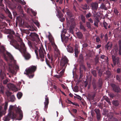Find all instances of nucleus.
<instances>
[{"instance_id": "nucleus-37", "label": "nucleus", "mask_w": 121, "mask_h": 121, "mask_svg": "<svg viewBox=\"0 0 121 121\" xmlns=\"http://www.w3.org/2000/svg\"><path fill=\"white\" fill-rule=\"evenodd\" d=\"M92 14L90 12L88 14L86 15V18L88 19L92 16Z\"/></svg>"}, {"instance_id": "nucleus-45", "label": "nucleus", "mask_w": 121, "mask_h": 121, "mask_svg": "<svg viewBox=\"0 0 121 121\" xmlns=\"http://www.w3.org/2000/svg\"><path fill=\"white\" fill-rule=\"evenodd\" d=\"M103 25L104 26L106 29H107V26H108V24L105 22H104L103 23Z\"/></svg>"}, {"instance_id": "nucleus-11", "label": "nucleus", "mask_w": 121, "mask_h": 121, "mask_svg": "<svg viewBox=\"0 0 121 121\" xmlns=\"http://www.w3.org/2000/svg\"><path fill=\"white\" fill-rule=\"evenodd\" d=\"M112 57L114 65H115L116 64H118L120 61L119 58L118 57H116L114 55H112Z\"/></svg>"}, {"instance_id": "nucleus-35", "label": "nucleus", "mask_w": 121, "mask_h": 121, "mask_svg": "<svg viewBox=\"0 0 121 121\" xmlns=\"http://www.w3.org/2000/svg\"><path fill=\"white\" fill-rule=\"evenodd\" d=\"M4 87L0 83V90L2 93H3Z\"/></svg>"}, {"instance_id": "nucleus-26", "label": "nucleus", "mask_w": 121, "mask_h": 121, "mask_svg": "<svg viewBox=\"0 0 121 121\" xmlns=\"http://www.w3.org/2000/svg\"><path fill=\"white\" fill-rule=\"evenodd\" d=\"M100 8L102 9H104L105 10H107L108 8L106 7L105 4H102L100 6Z\"/></svg>"}, {"instance_id": "nucleus-61", "label": "nucleus", "mask_w": 121, "mask_h": 121, "mask_svg": "<svg viewBox=\"0 0 121 121\" xmlns=\"http://www.w3.org/2000/svg\"><path fill=\"white\" fill-rule=\"evenodd\" d=\"M6 95H7L8 97H9V96H10V95H11V93L9 91H8L6 93Z\"/></svg>"}, {"instance_id": "nucleus-40", "label": "nucleus", "mask_w": 121, "mask_h": 121, "mask_svg": "<svg viewBox=\"0 0 121 121\" xmlns=\"http://www.w3.org/2000/svg\"><path fill=\"white\" fill-rule=\"evenodd\" d=\"M105 100L108 103V104L110 105H111V103L108 97L105 98Z\"/></svg>"}, {"instance_id": "nucleus-10", "label": "nucleus", "mask_w": 121, "mask_h": 121, "mask_svg": "<svg viewBox=\"0 0 121 121\" xmlns=\"http://www.w3.org/2000/svg\"><path fill=\"white\" fill-rule=\"evenodd\" d=\"M92 85L93 86V89L94 90V92L95 93H96L97 89V84L96 80L95 79H93L92 82Z\"/></svg>"}, {"instance_id": "nucleus-6", "label": "nucleus", "mask_w": 121, "mask_h": 121, "mask_svg": "<svg viewBox=\"0 0 121 121\" xmlns=\"http://www.w3.org/2000/svg\"><path fill=\"white\" fill-rule=\"evenodd\" d=\"M26 47L20 49L19 51L23 54L25 59L27 60H29L30 58V55L26 52Z\"/></svg>"}, {"instance_id": "nucleus-51", "label": "nucleus", "mask_w": 121, "mask_h": 121, "mask_svg": "<svg viewBox=\"0 0 121 121\" xmlns=\"http://www.w3.org/2000/svg\"><path fill=\"white\" fill-rule=\"evenodd\" d=\"M80 68L84 70H86V68L85 66L82 64L80 65Z\"/></svg>"}, {"instance_id": "nucleus-24", "label": "nucleus", "mask_w": 121, "mask_h": 121, "mask_svg": "<svg viewBox=\"0 0 121 121\" xmlns=\"http://www.w3.org/2000/svg\"><path fill=\"white\" fill-rule=\"evenodd\" d=\"M6 54L9 57L10 59L11 60H13L14 59V58L12 56L11 54L9 52L7 51L6 52Z\"/></svg>"}, {"instance_id": "nucleus-49", "label": "nucleus", "mask_w": 121, "mask_h": 121, "mask_svg": "<svg viewBox=\"0 0 121 121\" xmlns=\"http://www.w3.org/2000/svg\"><path fill=\"white\" fill-rule=\"evenodd\" d=\"M102 84L100 82H98V89H100L102 88Z\"/></svg>"}, {"instance_id": "nucleus-54", "label": "nucleus", "mask_w": 121, "mask_h": 121, "mask_svg": "<svg viewBox=\"0 0 121 121\" xmlns=\"http://www.w3.org/2000/svg\"><path fill=\"white\" fill-rule=\"evenodd\" d=\"M116 78L117 80L119 81L120 82L121 81V79L120 78V77L119 75H117L116 77Z\"/></svg>"}, {"instance_id": "nucleus-34", "label": "nucleus", "mask_w": 121, "mask_h": 121, "mask_svg": "<svg viewBox=\"0 0 121 121\" xmlns=\"http://www.w3.org/2000/svg\"><path fill=\"white\" fill-rule=\"evenodd\" d=\"M47 56L48 58L49 59H51V63L52 64V65H53V63L52 62V61L53 60V58H52V57L51 58V57L50 56V55L49 54V53L48 54H47Z\"/></svg>"}, {"instance_id": "nucleus-9", "label": "nucleus", "mask_w": 121, "mask_h": 121, "mask_svg": "<svg viewBox=\"0 0 121 121\" xmlns=\"http://www.w3.org/2000/svg\"><path fill=\"white\" fill-rule=\"evenodd\" d=\"M91 5L92 10L95 12H96L98 8V3L96 2H92L91 4Z\"/></svg>"}, {"instance_id": "nucleus-57", "label": "nucleus", "mask_w": 121, "mask_h": 121, "mask_svg": "<svg viewBox=\"0 0 121 121\" xmlns=\"http://www.w3.org/2000/svg\"><path fill=\"white\" fill-rule=\"evenodd\" d=\"M50 42L52 44V45H54L55 46V48L56 49L57 48V46L55 44L54 42V40L52 41H51Z\"/></svg>"}, {"instance_id": "nucleus-59", "label": "nucleus", "mask_w": 121, "mask_h": 121, "mask_svg": "<svg viewBox=\"0 0 121 121\" xmlns=\"http://www.w3.org/2000/svg\"><path fill=\"white\" fill-rule=\"evenodd\" d=\"M34 23H35V24L37 26L39 27V26H40V24L37 21L36 22H34Z\"/></svg>"}, {"instance_id": "nucleus-32", "label": "nucleus", "mask_w": 121, "mask_h": 121, "mask_svg": "<svg viewBox=\"0 0 121 121\" xmlns=\"http://www.w3.org/2000/svg\"><path fill=\"white\" fill-rule=\"evenodd\" d=\"M80 29L81 30H82L84 32H85L86 31V30L84 26L82 24H81L80 25Z\"/></svg>"}, {"instance_id": "nucleus-19", "label": "nucleus", "mask_w": 121, "mask_h": 121, "mask_svg": "<svg viewBox=\"0 0 121 121\" xmlns=\"http://www.w3.org/2000/svg\"><path fill=\"white\" fill-rule=\"evenodd\" d=\"M79 61L82 64L83 62V55L82 54H81L79 56L78 59Z\"/></svg>"}, {"instance_id": "nucleus-13", "label": "nucleus", "mask_w": 121, "mask_h": 121, "mask_svg": "<svg viewBox=\"0 0 121 121\" xmlns=\"http://www.w3.org/2000/svg\"><path fill=\"white\" fill-rule=\"evenodd\" d=\"M45 100L44 103L45 104L44 110L46 111L48 108V105L49 103V99L48 97H47V95L45 96Z\"/></svg>"}, {"instance_id": "nucleus-38", "label": "nucleus", "mask_w": 121, "mask_h": 121, "mask_svg": "<svg viewBox=\"0 0 121 121\" xmlns=\"http://www.w3.org/2000/svg\"><path fill=\"white\" fill-rule=\"evenodd\" d=\"M70 36V35L69 34L67 36H65V37L64 39V41L65 43H67L68 40V37Z\"/></svg>"}, {"instance_id": "nucleus-30", "label": "nucleus", "mask_w": 121, "mask_h": 121, "mask_svg": "<svg viewBox=\"0 0 121 121\" xmlns=\"http://www.w3.org/2000/svg\"><path fill=\"white\" fill-rule=\"evenodd\" d=\"M119 55H121V40L119 41Z\"/></svg>"}, {"instance_id": "nucleus-28", "label": "nucleus", "mask_w": 121, "mask_h": 121, "mask_svg": "<svg viewBox=\"0 0 121 121\" xmlns=\"http://www.w3.org/2000/svg\"><path fill=\"white\" fill-rule=\"evenodd\" d=\"M17 9L19 12H20L22 13H23V10L21 5H18L17 7Z\"/></svg>"}, {"instance_id": "nucleus-33", "label": "nucleus", "mask_w": 121, "mask_h": 121, "mask_svg": "<svg viewBox=\"0 0 121 121\" xmlns=\"http://www.w3.org/2000/svg\"><path fill=\"white\" fill-rule=\"evenodd\" d=\"M22 95V93L20 92H19L17 94V96L18 98L19 99H20Z\"/></svg>"}, {"instance_id": "nucleus-39", "label": "nucleus", "mask_w": 121, "mask_h": 121, "mask_svg": "<svg viewBox=\"0 0 121 121\" xmlns=\"http://www.w3.org/2000/svg\"><path fill=\"white\" fill-rule=\"evenodd\" d=\"M99 22V20H97V21H95L94 23V26L97 27H98V23Z\"/></svg>"}, {"instance_id": "nucleus-55", "label": "nucleus", "mask_w": 121, "mask_h": 121, "mask_svg": "<svg viewBox=\"0 0 121 121\" xmlns=\"http://www.w3.org/2000/svg\"><path fill=\"white\" fill-rule=\"evenodd\" d=\"M78 87L77 86H75L74 88V91L75 92H77L78 91Z\"/></svg>"}, {"instance_id": "nucleus-2", "label": "nucleus", "mask_w": 121, "mask_h": 121, "mask_svg": "<svg viewBox=\"0 0 121 121\" xmlns=\"http://www.w3.org/2000/svg\"><path fill=\"white\" fill-rule=\"evenodd\" d=\"M7 37L10 39H11V41L9 40V41H10V44L16 49L20 50V49H22V48H23L26 47L25 44L22 42V39L20 37H17V41L20 43V45L17 42L14 45L13 43H11L12 42H14V40L13 39V36L12 35L9 34L7 36Z\"/></svg>"}, {"instance_id": "nucleus-50", "label": "nucleus", "mask_w": 121, "mask_h": 121, "mask_svg": "<svg viewBox=\"0 0 121 121\" xmlns=\"http://www.w3.org/2000/svg\"><path fill=\"white\" fill-rule=\"evenodd\" d=\"M3 108L2 106H0V117H1L2 115V112Z\"/></svg>"}, {"instance_id": "nucleus-56", "label": "nucleus", "mask_w": 121, "mask_h": 121, "mask_svg": "<svg viewBox=\"0 0 121 121\" xmlns=\"http://www.w3.org/2000/svg\"><path fill=\"white\" fill-rule=\"evenodd\" d=\"M99 58L96 57V58L95 59V64L96 65L99 62Z\"/></svg>"}, {"instance_id": "nucleus-47", "label": "nucleus", "mask_w": 121, "mask_h": 121, "mask_svg": "<svg viewBox=\"0 0 121 121\" xmlns=\"http://www.w3.org/2000/svg\"><path fill=\"white\" fill-rule=\"evenodd\" d=\"M48 37L49 39L50 42L54 40L53 39L52 36H51L50 35H49L48 36Z\"/></svg>"}, {"instance_id": "nucleus-31", "label": "nucleus", "mask_w": 121, "mask_h": 121, "mask_svg": "<svg viewBox=\"0 0 121 121\" xmlns=\"http://www.w3.org/2000/svg\"><path fill=\"white\" fill-rule=\"evenodd\" d=\"M10 100L12 102H14L15 100V98L14 95H12L10 97Z\"/></svg>"}, {"instance_id": "nucleus-5", "label": "nucleus", "mask_w": 121, "mask_h": 121, "mask_svg": "<svg viewBox=\"0 0 121 121\" xmlns=\"http://www.w3.org/2000/svg\"><path fill=\"white\" fill-rule=\"evenodd\" d=\"M36 69L37 66L32 65L26 69V74L27 75H31L29 76V78H32L34 75V73Z\"/></svg>"}, {"instance_id": "nucleus-62", "label": "nucleus", "mask_w": 121, "mask_h": 121, "mask_svg": "<svg viewBox=\"0 0 121 121\" xmlns=\"http://www.w3.org/2000/svg\"><path fill=\"white\" fill-rule=\"evenodd\" d=\"M100 41V39L98 37L96 38V41L98 43Z\"/></svg>"}, {"instance_id": "nucleus-25", "label": "nucleus", "mask_w": 121, "mask_h": 121, "mask_svg": "<svg viewBox=\"0 0 121 121\" xmlns=\"http://www.w3.org/2000/svg\"><path fill=\"white\" fill-rule=\"evenodd\" d=\"M46 64L48 66V67L50 69H51L52 68V67L50 65V61H49V60H48L46 58Z\"/></svg>"}, {"instance_id": "nucleus-1", "label": "nucleus", "mask_w": 121, "mask_h": 121, "mask_svg": "<svg viewBox=\"0 0 121 121\" xmlns=\"http://www.w3.org/2000/svg\"><path fill=\"white\" fill-rule=\"evenodd\" d=\"M9 113L8 116H6L5 117V121H9L10 119L11 118L12 119H14L18 116L17 115H19L18 120H21L23 116L22 111L19 107H16L15 106L10 105L9 108Z\"/></svg>"}, {"instance_id": "nucleus-22", "label": "nucleus", "mask_w": 121, "mask_h": 121, "mask_svg": "<svg viewBox=\"0 0 121 121\" xmlns=\"http://www.w3.org/2000/svg\"><path fill=\"white\" fill-rule=\"evenodd\" d=\"M6 11L7 13L8 14V17L11 19H12V17L11 12L8 9H6Z\"/></svg>"}, {"instance_id": "nucleus-42", "label": "nucleus", "mask_w": 121, "mask_h": 121, "mask_svg": "<svg viewBox=\"0 0 121 121\" xmlns=\"http://www.w3.org/2000/svg\"><path fill=\"white\" fill-rule=\"evenodd\" d=\"M114 12L116 15L117 16L118 15L119 12L117 9L115 8L114 9Z\"/></svg>"}, {"instance_id": "nucleus-52", "label": "nucleus", "mask_w": 121, "mask_h": 121, "mask_svg": "<svg viewBox=\"0 0 121 121\" xmlns=\"http://www.w3.org/2000/svg\"><path fill=\"white\" fill-rule=\"evenodd\" d=\"M8 105V103L7 102H5V104L4 106V108L5 111L6 110Z\"/></svg>"}, {"instance_id": "nucleus-27", "label": "nucleus", "mask_w": 121, "mask_h": 121, "mask_svg": "<svg viewBox=\"0 0 121 121\" xmlns=\"http://www.w3.org/2000/svg\"><path fill=\"white\" fill-rule=\"evenodd\" d=\"M81 19L82 22L85 23V17L82 14L80 15Z\"/></svg>"}, {"instance_id": "nucleus-7", "label": "nucleus", "mask_w": 121, "mask_h": 121, "mask_svg": "<svg viewBox=\"0 0 121 121\" xmlns=\"http://www.w3.org/2000/svg\"><path fill=\"white\" fill-rule=\"evenodd\" d=\"M31 40L33 41H35L39 39V35L35 33H31L29 35Z\"/></svg>"}, {"instance_id": "nucleus-41", "label": "nucleus", "mask_w": 121, "mask_h": 121, "mask_svg": "<svg viewBox=\"0 0 121 121\" xmlns=\"http://www.w3.org/2000/svg\"><path fill=\"white\" fill-rule=\"evenodd\" d=\"M16 1L20 3L23 4V5H25L26 4V2L24 1V2H23V1L21 0H16Z\"/></svg>"}, {"instance_id": "nucleus-48", "label": "nucleus", "mask_w": 121, "mask_h": 121, "mask_svg": "<svg viewBox=\"0 0 121 121\" xmlns=\"http://www.w3.org/2000/svg\"><path fill=\"white\" fill-rule=\"evenodd\" d=\"M82 9H83L87 10L88 9V6L87 4H85L82 7Z\"/></svg>"}, {"instance_id": "nucleus-8", "label": "nucleus", "mask_w": 121, "mask_h": 121, "mask_svg": "<svg viewBox=\"0 0 121 121\" xmlns=\"http://www.w3.org/2000/svg\"><path fill=\"white\" fill-rule=\"evenodd\" d=\"M111 86L113 90L115 92H116L117 93L121 92V90L119 86L114 84H112Z\"/></svg>"}, {"instance_id": "nucleus-60", "label": "nucleus", "mask_w": 121, "mask_h": 121, "mask_svg": "<svg viewBox=\"0 0 121 121\" xmlns=\"http://www.w3.org/2000/svg\"><path fill=\"white\" fill-rule=\"evenodd\" d=\"M54 77L58 78H60L61 77L60 75H55Z\"/></svg>"}, {"instance_id": "nucleus-12", "label": "nucleus", "mask_w": 121, "mask_h": 121, "mask_svg": "<svg viewBox=\"0 0 121 121\" xmlns=\"http://www.w3.org/2000/svg\"><path fill=\"white\" fill-rule=\"evenodd\" d=\"M95 111L96 114V117L97 120L99 121L100 120L101 117V115L100 113V111L99 109H95Z\"/></svg>"}, {"instance_id": "nucleus-44", "label": "nucleus", "mask_w": 121, "mask_h": 121, "mask_svg": "<svg viewBox=\"0 0 121 121\" xmlns=\"http://www.w3.org/2000/svg\"><path fill=\"white\" fill-rule=\"evenodd\" d=\"M75 118L77 119V120L78 121L81 120H80V119H83V118L82 117H81L80 116H76Z\"/></svg>"}, {"instance_id": "nucleus-64", "label": "nucleus", "mask_w": 121, "mask_h": 121, "mask_svg": "<svg viewBox=\"0 0 121 121\" xmlns=\"http://www.w3.org/2000/svg\"><path fill=\"white\" fill-rule=\"evenodd\" d=\"M31 12H32V13L34 15V16H35L37 14L35 12V11H32Z\"/></svg>"}, {"instance_id": "nucleus-46", "label": "nucleus", "mask_w": 121, "mask_h": 121, "mask_svg": "<svg viewBox=\"0 0 121 121\" xmlns=\"http://www.w3.org/2000/svg\"><path fill=\"white\" fill-rule=\"evenodd\" d=\"M86 25L87 27L89 29L91 28V24L89 22H87L86 23Z\"/></svg>"}, {"instance_id": "nucleus-20", "label": "nucleus", "mask_w": 121, "mask_h": 121, "mask_svg": "<svg viewBox=\"0 0 121 121\" xmlns=\"http://www.w3.org/2000/svg\"><path fill=\"white\" fill-rule=\"evenodd\" d=\"M112 46V45L111 43L110 44L109 42H108L105 46V48H106L107 50H108L111 48Z\"/></svg>"}, {"instance_id": "nucleus-36", "label": "nucleus", "mask_w": 121, "mask_h": 121, "mask_svg": "<svg viewBox=\"0 0 121 121\" xmlns=\"http://www.w3.org/2000/svg\"><path fill=\"white\" fill-rule=\"evenodd\" d=\"M67 15L69 17L71 18L73 17V15L72 12H69L67 13Z\"/></svg>"}, {"instance_id": "nucleus-23", "label": "nucleus", "mask_w": 121, "mask_h": 121, "mask_svg": "<svg viewBox=\"0 0 121 121\" xmlns=\"http://www.w3.org/2000/svg\"><path fill=\"white\" fill-rule=\"evenodd\" d=\"M7 86L9 89H12L14 87V85L10 83L7 84Z\"/></svg>"}, {"instance_id": "nucleus-63", "label": "nucleus", "mask_w": 121, "mask_h": 121, "mask_svg": "<svg viewBox=\"0 0 121 121\" xmlns=\"http://www.w3.org/2000/svg\"><path fill=\"white\" fill-rule=\"evenodd\" d=\"M72 111L74 114H76L77 112V110L75 109H73Z\"/></svg>"}, {"instance_id": "nucleus-4", "label": "nucleus", "mask_w": 121, "mask_h": 121, "mask_svg": "<svg viewBox=\"0 0 121 121\" xmlns=\"http://www.w3.org/2000/svg\"><path fill=\"white\" fill-rule=\"evenodd\" d=\"M68 61L69 60L65 56H63L60 60V68L62 70L60 72V75L61 77L64 72Z\"/></svg>"}, {"instance_id": "nucleus-18", "label": "nucleus", "mask_w": 121, "mask_h": 121, "mask_svg": "<svg viewBox=\"0 0 121 121\" xmlns=\"http://www.w3.org/2000/svg\"><path fill=\"white\" fill-rule=\"evenodd\" d=\"M0 77L2 79H4L6 78V74L1 70L0 72Z\"/></svg>"}, {"instance_id": "nucleus-15", "label": "nucleus", "mask_w": 121, "mask_h": 121, "mask_svg": "<svg viewBox=\"0 0 121 121\" xmlns=\"http://www.w3.org/2000/svg\"><path fill=\"white\" fill-rule=\"evenodd\" d=\"M76 35L78 38L79 39H82L83 37V35L82 33L80 31L77 32L76 33Z\"/></svg>"}, {"instance_id": "nucleus-21", "label": "nucleus", "mask_w": 121, "mask_h": 121, "mask_svg": "<svg viewBox=\"0 0 121 121\" xmlns=\"http://www.w3.org/2000/svg\"><path fill=\"white\" fill-rule=\"evenodd\" d=\"M57 13L56 14L57 15V16H58L59 18H62L63 17V14L60 10H58Z\"/></svg>"}, {"instance_id": "nucleus-43", "label": "nucleus", "mask_w": 121, "mask_h": 121, "mask_svg": "<svg viewBox=\"0 0 121 121\" xmlns=\"http://www.w3.org/2000/svg\"><path fill=\"white\" fill-rule=\"evenodd\" d=\"M108 95L110 97L112 98H113L115 96V95L114 94L112 93H110L108 94Z\"/></svg>"}, {"instance_id": "nucleus-3", "label": "nucleus", "mask_w": 121, "mask_h": 121, "mask_svg": "<svg viewBox=\"0 0 121 121\" xmlns=\"http://www.w3.org/2000/svg\"><path fill=\"white\" fill-rule=\"evenodd\" d=\"M35 52L37 58H41L40 60L42 61H44L45 56L46 54V52L43 47L41 46L38 50H35Z\"/></svg>"}, {"instance_id": "nucleus-17", "label": "nucleus", "mask_w": 121, "mask_h": 121, "mask_svg": "<svg viewBox=\"0 0 121 121\" xmlns=\"http://www.w3.org/2000/svg\"><path fill=\"white\" fill-rule=\"evenodd\" d=\"M112 104L113 106L117 107L119 105V102L118 100H113L112 101Z\"/></svg>"}, {"instance_id": "nucleus-58", "label": "nucleus", "mask_w": 121, "mask_h": 121, "mask_svg": "<svg viewBox=\"0 0 121 121\" xmlns=\"http://www.w3.org/2000/svg\"><path fill=\"white\" fill-rule=\"evenodd\" d=\"M69 32L71 34H73V28L72 27H70L69 29Z\"/></svg>"}, {"instance_id": "nucleus-29", "label": "nucleus", "mask_w": 121, "mask_h": 121, "mask_svg": "<svg viewBox=\"0 0 121 121\" xmlns=\"http://www.w3.org/2000/svg\"><path fill=\"white\" fill-rule=\"evenodd\" d=\"M91 72L93 76L95 77H96L97 76V74L96 73V71L95 70H91Z\"/></svg>"}, {"instance_id": "nucleus-53", "label": "nucleus", "mask_w": 121, "mask_h": 121, "mask_svg": "<svg viewBox=\"0 0 121 121\" xmlns=\"http://www.w3.org/2000/svg\"><path fill=\"white\" fill-rule=\"evenodd\" d=\"M9 81L7 79L4 80L3 82V84H6Z\"/></svg>"}, {"instance_id": "nucleus-14", "label": "nucleus", "mask_w": 121, "mask_h": 121, "mask_svg": "<svg viewBox=\"0 0 121 121\" xmlns=\"http://www.w3.org/2000/svg\"><path fill=\"white\" fill-rule=\"evenodd\" d=\"M78 48V46L77 45H75V48L74 52L75 56L76 57H77L78 56V55L79 52Z\"/></svg>"}, {"instance_id": "nucleus-16", "label": "nucleus", "mask_w": 121, "mask_h": 121, "mask_svg": "<svg viewBox=\"0 0 121 121\" xmlns=\"http://www.w3.org/2000/svg\"><path fill=\"white\" fill-rule=\"evenodd\" d=\"M67 50L70 53H73L74 52L73 49L72 47L68 45L67 46Z\"/></svg>"}]
</instances>
